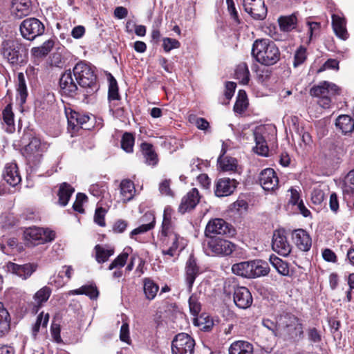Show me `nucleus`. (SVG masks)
Returning <instances> with one entry per match:
<instances>
[{
  "label": "nucleus",
  "mask_w": 354,
  "mask_h": 354,
  "mask_svg": "<svg viewBox=\"0 0 354 354\" xmlns=\"http://www.w3.org/2000/svg\"><path fill=\"white\" fill-rule=\"evenodd\" d=\"M73 73L84 95H92L98 90L99 86L96 82L97 76L92 66L80 62L75 64Z\"/></svg>",
  "instance_id": "obj_1"
},
{
  "label": "nucleus",
  "mask_w": 354,
  "mask_h": 354,
  "mask_svg": "<svg viewBox=\"0 0 354 354\" xmlns=\"http://www.w3.org/2000/svg\"><path fill=\"white\" fill-rule=\"evenodd\" d=\"M252 55L261 64L271 66L280 58V52L276 44L266 39H257L252 48Z\"/></svg>",
  "instance_id": "obj_2"
},
{
  "label": "nucleus",
  "mask_w": 354,
  "mask_h": 354,
  "mask_svg": "<svg viewBox=\"0 0 354 354\" xmlns=\"http://www.w3.org/2000/svg\"><path fill=\"white\" fill-rule=\"evenodd\" d=\"M340 88L335 84L324 81L312 87L310 94L319 98L318 104L324 109H328L331 104V98L339 94Z\"/></svg>",
  "instance_id": "obj_3"
},
{
  "label": "nucleus",
  "mask_w": 354,
  "mask_h": 354,
  "mask_svg": "<svg viewBox=\"0 0 354 354\" xmlns=\"http://www.w3.org/2000/svg\"><path fill=\"white\" fill-rule=\"evenodd\" d=\"M21 48L13 41L7 40L2 43L3 57L12 66L25 64V56L21 53Z\"/></svg>",
  "instance_id": "obj_4"
},
{
  "label": "nucleus",
  "mask_w": 354,
  "mask_h": 354,
  "mask_svg": "<svg viewBox=\"0 0 354 354\" xmlns=\"http://www.w3.org/2000/svg\"><path fill=\"white\" fill-rule=\"evenodd\" d=\"M19 30L24 39L32 41L44 33L45 26L38 19L30 17L21 22Z\"/></svg>",
  "instance_id": "obj_5"
},
{
  "label": "nucleus",
  "mask_w": 354,
  "mask_h": 354,
  "mask_svg": "<svg viewBox=\"0 0 354 354\" xmlns=\"http://www.w3.org/2000/svg\"><path fill=\"white\" fill-rule=\"evenodd\" d=\"M162 246L166 249H162V253L164 255L174 257L178 255L180 252L185 247V243L183 238L180 237L176 233H170L168 235L161 236Z\"/></svg>",
  "instance_id": "obj_6"
},
{
  "label": "nucleus",
  "mask_w": 354,
  "mask_h": 354,
  "mask_svg": "<svg viewBox=\"0 0 354 354\" xmlns=\"http://www.w3.org/2000/svg\"><path fill=\"white\" fill-rule=\"evenodd\" d=\"M55 237L53 231L39 227H30L24 232V238L27 244L36 245L52 241Z\"/></svg>",
  "instance_id": "obj_7"
},
{
  "label": "nucleus",
  "mask_w": 354,
  "mask_h": 354,
  "mask_svg": "<svg viewBox=\"0 0 354 354\" xmlns=\"http://www.w3.org/2000/svg\"><path fill=\"white\" fill-rule=\"evenodd\" d=\"M195 346L194 339L187 333L176 335L171 343L172 354H193Z\"/></svg>",
  "instance_id": "obj_8"
},
{
  "label": "nucleus",
  "mask_w": 354,
  "mask_h": 354,
  "mask_svg": "<svg viewBox=\"0 0 354 354\" xmlns=\"http://www.w3.org/2000/svg\"><path fill=\"white\" fill-rule=\"evenodd\" d=\"M207 244L214 255L221 257L229 256L236 249V245L231 241L218 237L208 239Z\"/></svg>",
  "instance_id": "obj_9"
},
{
  "label": "nucleus",
  "mask_w": 354,
  "mask_h": 354,
  "mask_svg": "<svg viewBox=\"0 0 354 354\" xmlns=\"http://www.w3.org/2000/svg\"><path fill=\"white\" fill-rule=\"evenodd\" d=\"M231 232V226L225 221L218 218L209 220L205 230V235L209 239L216 238V235L230 234Z\"/></svg>",
  "instance_id": "obj_10"
},
{
  "label": "nucleus",
  "mask_w": 354,
  "mask_h": 354,
  "mask_svg": "<svg viewBox=\"0 0 354 354\" xmlns=\"http://www.w3.org/2000/svg\"><path fill=\"white\" fill-rule=\"evenodd\" d=\"M272 247L278 254L286 257L291 252V245L287 240L284 230H275L272 236Z\"/></svg>",
  "instance_id": "obj_11"
},
{
  "label": "nucleus",
  "mask_w": 354,
  "mask_h": 354,
  "mask_svg": "<svg viewBox=\"0 0 354 354\" xmlns=\"http://www.w3.org/2000/svg\"><path fill=\"white\" fill-rule=\"evenodd\" d=\"M42 153L43 149L40 140L37 138H32L22 151L23 156L30 162H32L33 164L39 162Z\"/></svg>",
  "instance_id": "obj_12"
},
{
  "label": "nucleus",
  "mask_w": 354,
  "mask_h": 354,
  "mask_svg": "<svg viewBox=\"0 0 354 354\" xmlns=\"http://www.w3.org/2000/svg\"><path fill=\"white\" fill-rule=\"evenodd\" d=\"M76 80L73 78L72 73L70 70L63 73L59 78V87L62 92L68 96L73 97L78 91L82 92V90L78 89Z\"/></svg>",
  "instance_id": "obj_13"
},
{
  "label": "nucleus",
  "mask_w": 354,
  "mask_h": 354,
  "mask_svg": "<svg viewBox=\"0 0 354 354\" xmlns=\"http://www.w3.org/2000/svg\"><path fill=\"white\" fill-rule=\"evenodd\" d=\"M234 302L236 306L242 309L249 308L253 301L250 290L244 286L234 288Z\"/></svg>",
  "instance_id": "obj_14"
},
{
  "label": "nucleus",
  "mask_w": 354,
  "mask_h": 354,
  "mask_svg": "<svg viewBox=\"0 0 354 354\" xmlns=\"http://www.w3.org/2000/svg\"><path fill=\"white\" fill-rule=\"evenodd\" d=\"M259 183L266 191L274 190L279 184V180L273 169L267 168L263 170L259 176Z\"/></svg>",
  "instance_id": "obj_15"
},
{
  "label": "nucleus",
  "mask_w": 354,
  "mask_h": 354,
  "mask_svg": "<svg viewBox=\"0 0 354 354\" xmlns=\"http://www.w3.org/2000/svg\"><path fill=\"white\" fill-rule=\"evenodd\" d=\"M200 201V195L196 188H192L182 198L178 210L180 213L185 214L194 209Z\"/></svg>",
  "instance_id": "obj_16"
},
{
  "label": "nucleus",
  "mask_w": 354,
  "mask_h": 354,
  "mask_svg": "<svg viewBox=\"0 0 354 354\" xmlns=\"http://www.w3.org/2000/svg\"><path fill=\"white\" fill-rule=\"evenodd\" d=\"M6 268L9 272L17 275L22 279H27L36 270L37 265L33 263L18 265L12 262H8Z\"/></svg>",
  "instance_id": "obj_17"
},
{
  "label": "nucleus",
  "mask_w": 354,
  "mask_h": 354,
  "mask_svg": "<svg viewBox=\"0 0 354 354\" xmlns=\"http://www.w3.org/2000/svg\"><path fill=\"white\" fill-rule=\"evenodd\" d=\"M237 184L238 182L235 179L220 178L216 184L215 195L218 197L229 196L234 192Z\"/></svg>",
  "instance_id": "obj_18"
},
{
  "label": "nucleus",
  "mask_w": 354,
  "mask_h": 354,
  "mask_svg": "<svg viewBox=\"0 0 354 354\" xmlns=\"http://www.w3.org/2000/svg\"><path fill=\"white\" fill-rule=\"evenodd\" d=\"M292 239L296 246L301 251H308L312 245L311 238L303 229H297L292 232Z\"/></svg>",
  "instance_id": "obj_19"
},
{
  "label": "nucleus",
  "mask_w": 354,
  "mask_h": 354,
  "mask_svg": "<svg viewBox=\"0 0 354 354\" xmlns=\"http://www.w3.org/2000/svg\"><path fill=\"white\" fill-rule=\"evenodd\" d=\"M186 283L189 292L192 291L196 277L199 274V268L196 265L195 259L190 256L186 263L185 267Z\"/></svg>",
  "instance_id": "obj_20"
},
{
  "label": "nucleus",
  "mask_w": 354,
  "mask_h": 354,
  "mask_svg": "<svg viewBox=\"0 0 354 354\" xmlns=\"http://www.w3.org/2000/svg\"><path fill=\"white\" fill-rule=\"evenodd\" d=\"M3 177L11 186L15 187L18 185L21 181V176L17 165L15 163L6 165L3 173Z\"/></svg>",
  "instance_id": "obj_21"
},
{
  "label": "nucleus",
  "mask_w": 354,
  "mask_h": 354,
  "mask_svg": "<svg viewBox=\"0 0 354 354\" xmlns=\"http://www.w3.org/2000/svg\"><path fill=\"white\" fill-rule=\"evenodd\" d=\"M302 334L303 326L300 321L298 320L295 324H292L282 331H279V337L287 340L300 337Z\"/></svg>",
  "instance_id": "obj_22"
},
{
  "label": "nucleus",
  "mask_w": 354,
  "mask_h": 354,
  "mask_svg": "<svg viewBox=\"0 0 354 354\" xmlns=\"http://www.w3.org/2000/svg\"><path fill=\"white\" fill-rule=\"evenodd\" d=\"M332 26L335 35L342 39L348 38V32L346 28V21L344 17L338 15H332Z\"/></svg>",
  "instance_id": "obj_23"
},
{
  "label": "nucleus",
  "mask_w": 354,
  "mask_h": 354,
  "mask_svg": "<svg viewBox=\"0 0 354 354\" xmlns=\"http://www.w3.org/2000/svg\"><path fill=\"white\" fill-rule=\"evenodd\" d=\"M244 9L245 12L249 13L254 19L257 20L263 19L267 13L264 2L261 0L257 1L256 3H252L251 6Z\"/></svg>",
  "instance_id": "obj_24"
},
{
  "label": "nucleus",
  "mask_w": 354,
  "mask_h": 354,
  "mask_svg": "<svg viewBox=\"0 0 354 354\" xmlns=\"http://www.w3.org/2000/svg\"><path fill=\"white\" fill-rule=\"evenodd\" d=\"M229 354H253V346L246 341H235L229 348Z\"/></svg>",
  "instance_id": "obj_25"
},
{
  "label": "nucleus",
  "mask_w": 354,
  "mask_h": 354,
  "mask_svg": "<svg viewBox=\"0 0 354 354\" xmlns=\"http://www.w3.org/2000/svg\"><path fill=\"white\" fill-rule=\"evenodd\" d=\"M120 201L127 203L131 200L134 196L135 187L133 183L128 179L122 180L120 185Z\"/></svg>",
  "instance_id": "obj_26"
},
{
  "label": "nucleus",
  "mask_w": 354,
  "mask_h": 354,
  "mask_svg": "<svg viewBox=\"0 0 354 354\" xmlns=\"http://www.w3.org/2000/svg\"><path fill=\"white\" fill-rule=\"evenodd\" d=\"M252 261L237 263L232 266V272L234 274L248 279H252Z\"/></svg>",
  "instance_id": "obj_27"
},
{
  "label": "nucleus",
  "mask_w": 354,
  "mask_h": 354,
  "mask_svg": "<svg viewBox=\"0 0 354 354\" xmlns=\"http://www.w3.org/2000/svg\"><path fill=\"white\" fill-rule=\"evenodd\" d=\"M10 316L4 307L3 303L0 302V337L7 335L10 330Z\"/></svg>",
  "instance_id": "obj_28"
},
{
  "label": "nucleus",
  "mask_w": 354,
  "mask_h": 354,
  "mask_svg": "<svg viewBox=\"0 0 354 354\" xmlns=\"http://www.w3.org/2000/svg\"><path fill=\"white\" fill-rule=\"evenodd\" d=\"M225 152V149L223 148L221 150V155L218 158V163L219 164L220 167L224 171H235L237 167L236 160L232 157H224Z\"/></svg>",
  "instance_id": "obj_29"
},
{
  "label": "nucleus",
  "mask_w": 354,
  "mask_h": 354,
  "mask_svg": "<svg viewBox=\"0 0 354 354\" xmlns=\"http://www.w3.org/2000/svg\"><path fill=\"white\" fill-rule=\"evenodd\" d=\"M142 155L145 159V162L148 165L155 166L158 161V156L153 149V145L149 143L144 142L141 145Z\"/></svg>",
  "instance_id": "obj_30"
},
{
  "label": "nucleus",
  "mask_w": 354,
  "mask_h": 354,
  "mask_svg": "<svg viewBox=\"0 0 354 354\" xmlns=\"http://www.w3.org/2000/svg\"><path fill=\"white\" fill-rule=\"evenodd\" d=\"M335 125L344 134L354 130V120L348 115H339L336 120Z\"/></svg>",
  "instance_id": "obj_31"
},
{
  "label": "nucleus",
  "mask_w": 354,
  "mask_h": 354,
  "mask_svg": "<svg viewBox=\"0 0 354 354\" xmlns=\"http://www.w3.org/2000/svg\"><path fill=\"white\" fill-rule=\"evenodd\" d=\"M252 279L266 276L270 272L268 263L262 260L252 261Z\"/></svg>",
  "instance_id": "obj_32"
},
{
  "label": "nucleus",
  "mask_w": 354,
  "mask_h": 354,
  "mask_svg": "<svg viewBox=\"0 0 354 354\" xmlns=\"http://www.w3.org/2000/svg\"><path fill=\"white\" fill-rule=\"evenodd\" d=\"M95 259L99 263H102L109 260V258L114 254V249L108 245H96L95 248Z\"/></svg>",
  "instance_id": "obj_33"
},
{
  "label": "nucleus",
  "mask_w": 354,
  "mask_h": 354,
  "mask_svg": "<svg viewBox=\"0 0 354 354\" xmlns=\"http://www.w3.org/2000/svg\"><path fill=\"white\" fill-rule=\"evenodd\" d=\"M69 295H85L88 296L91 299H96L99 295V291L95 285L89 284L84 285L78 289L71 290L68 292Z\"/></svg>",
  "instance_id": "obj_34"
},
{
  "label": "nucleus",
  "mask_w": 354,
  "mask_h": 354,
  "mask_svg": "<svg viewBox=\"0 0 354 354\" xmlns=\"http://www.w3.org/2000/svg\"><path fill=\"white\" fill-rule=\"evenodd\" d=\"M254 139L256 142V152L261 156H265L268 151V147L266 140L262 135L261 129H256L253 133Z\"/></svg>",
  "instance_id": "obj_35"
},
{
  "label": "nucleus",
  "mask_w": 354,
  "mask_h": 354,
  "mask_svg": "<svg viewBox=\"0 0 354 354\" xmlns=\"http://www.w3.org/2000/svg\"><path fill=\"white\" fill-rule=\"evenodd\" d=\"M278 21L281 30L289 32L295 28L297 19L296 15L294 13L288 16L280 17Z\"/></svg>",
  "instance_id": "obj_36"
},
{
  "label": "nucleus",
  "mask_w": 354,
  "mask_h": 354,
  "mask_svg": "<svg viewBox=\"0 0 354 354\" xmlns=\"http://www.w3.org/2000/svg\"><path fill=\"white\" fill-rule=\"evenodd\" d=\"M30 0H15L14 9L16 15L20 18L28 15L31 12Z\"/></svg>",
  "instance_id": "obj_37"
},
{
  "label": "nucleus",
  "mask_w": 354,
  "mask_h": 354,
  "mask_svg": "<svg viewBox=\"0 0 354 354\" xmlns=\"http://www.w3.org/2000/svg\"><path fill=\"white\" fill-rule=\"evenodd\" d=\"M73 192L74 189L70 185L66 183H62L58 192L59 203L62 206L66 205Z\"/></svg>",
  "instance_id": "obj_38"
},
{
  "label": "nucleus",
  "mask_w": 354,
  "mask_h": 354,
  "mask_svg": "<svg viewBox=\"0 0 354 354\" xmlns=\"http://www.w3.org/2000/svg\"><path fill=\"white\" fill-rule=\"evenodd\" d=\"M54 44L55 42L53 39H48L44 42L41 46L32 48V54L37 57H44L52 50Z\"/></svg>",
  "instance_id": "obj_39"
},
{
  "label": "nucleus",
  "mask_w": 354,
  "mask_h": 354,
  "mask_svg": "<svg viewBox=\"0 0 354 354\" xmlns=\"http://www.w3.org/2000/svg\"><path fill=\"white\" fill-rule=\"evenodd\" d=\"M235 77L242 84H247L250 80V72L245 63L239 64L235 70Z\"/></svg>",
  "instance_id": "obj_40"
},
{
  "label": "nucleus",
  "mask_w": 354,
  "mask_h": 354,
  "mask_svg": "<svg viewBox=\"0 0 354 354\" xmlns=\"http://www.w3.org/2000/svg\"><path fill=\"white\" fill-rule=\"evenodd\" d=\"M149 218V220H151L149 223L147 224H142L138 227L137 228L134 229L131 231L130 234L131 238H133L135 235H138L140 234L145 233L150 230H151L154 227L155 224V217L151 214H145L143 216V219Z\"/></svg>",
  "instance_id": "obj_41"
},
{
  "label": "nucleus",
  "mask_w": 354,
  "mask_h": 354,
  "mask_svg": "<svg viewBox=\"0 0 354 354\" xmlns=\"http://www.w3.org/2000/svg\"><path fill=\"white\" fill-rule=\"evenodd\" d=\"M159 290L158 286L151 279L146 278L144 280V292L146 297L152 300L156 296Z\"/></svg>",
  "instance_id": "obj_42"
},
{
  "label": "nucleus",
  "mask_w": 354,
  "mask_h": 354,
  "mask_svg": "<svg viewBox=\"0 0 354 354\" xmlns=\"http://www.w3.org/2000/svg\"><path fill=\"white\" fill-rule=\"evenodd\" d=\"M270 261L271 264L279 274L283 276L289 275V267L286 262L276 256H271Z\"/></svg>",
  "instance_id": "obj_43"
},
{
  "label": "nucleus",
  "mask_w": 354,
  "mask_h": 354,
  "mask_svg": "<svg viewBox=\"0 0 354 354\" xmlns=\"http://www.w3.org/2000/svg\"><path fill=\"white\" fill-rule=\"evenodd\" d=\"M3 120L7 125L6 131L12 133L15 130L14 114L10 105H7L2 113Z\"/></svg>",
  "instance_id": "obj_44"
},
{
  "label": "nucleus",
  "mask_w": 354,
  "mask_h": 354,
  "mask_svg": "<svg viewBox=\"0 0 354 354\" xmlns=\"http://www.w3.org/2000/svg\"><path fill=\"white\" fill-rule=\"evenodd\" d=\"M299 320L295 315L290 313H283L277 318V324L279 331H282L284 328H287L292 324H295L297 321Z\"/></svg>",
  "instance_id": "obj_45"
},
{
  "label": "nucleus",
  "mask_w": 354,
  "mask_h": 354,
  "mask_svg": "<svg viewBox=\"0 0 354 354\" xmlns=\"http://www.w3.org/2000/svg\"><path fill=\"white\" fill-rule=\"evenodd\" d=\"M248 104V98L245 91L240 90L234 106V111L236 113H242L247 109Z\"/></svg>",
  "instance_id": "obj_46"
},
{
  "label": "nucleus",
  "mask_w": 354,
  "mask_h": 354,
  "mask_svg": "<svg viewBox=\"0 0 354 354\" xmlns=\"http://www.w3.org/2000/svg\"><path fill=\"white\" fill-rule=\"evenodd\" d=\"M171 232L176 233L173 229L172 223L171 221V216H170V213L169 212V209L166 208L164 210L163 221H162V224L161 236L168 235V234H170Z\"/></svg>",
  "instance_id": "obj_47"
},
{
  "label": "nucleus",
  "mask_w": 354,
  "mask_h": 354,
  "mask_svg": "<svg viewBox=\"0 0 354 354\" xmlns=\"http://www.w3.org/2000/svg\"><path fill=\"white\" fill-rule=\"evenodd\" d=\"M51 294V289L48 286H44L39 290L34 295L33 299L37 305L41 306L43 303L47 301Z\"/></svg>",
  "instance_id": "obj_48"
},
{
  "label": "nucleus",
  "mask_w": 354,
  "mask_h": 354,
  "mask_svg": "<svg viewBox=\"0 0 354 354\" xmlns=\"http://www.w3.org/2000/svg\"><path fill=\"white\" fill-rule=\"evenodd\" d=\"M134 145V137L130 133H124L121 140V147L127 153L133 151Z\"/></svg>",
  "instance_id": "obj_49"
},
{
  "label": "nucleus",
  "mask_w": 354,
  "mask_h": 354,
  "mask_svg": "<svg viewBox=\"0 0 354 354\" xmlns=\"http://www.w3.org/2000/svg\"><path fill=\"white\" fill-rule=\"evenodd\" d=\"M196 325L204 331L209 330L214 325L213 320L209 316L201 315L194 321Z\"/></svg>",
  "instance_id": "obj_50"
},
{
  "label": "nucleus",
  "mask_w": 354,
  "mask_h": 354,
  "mask_svg": "<svg viewBox=\"0 0 354 354\" xmlns=\"http://www.w3.org/2000/svg\"><path fill=\"white\" fill-rule=\"evenodd\" d=\"M307 58L306 48L302 46H299L295 51L294 55L293 66L297 67L302 64Z\"/></svg>",
  "instance_id": "obj_51"
},
{
  "label": "nucleus",
  "mask_w": 354,
  "mask_h": 354,
  "mask_svg": "<svg viewBox=\"0 0 354 354\" xmlns=\"http://www.w3.org/2000/svg\"><path fill=\"white\" fill-rule=\"evenodd\" d=\"M17 91L21 100L24 101L27 96V88L25 77L23 73H19L17 75Z\"/></svg>",
  "instance_id": "obj_52"
},
{
  "label": "nucleus",
  "mask_w": 354,
  "mask_h": 354,
  "mask_svg": "<svg viewBox=\"0 0 354 354\" xmlns=\"http://www.w3.org/2000/svg\"><path fill=\"white\" fill-rule=\"evenodd\" d=\"M129 254L127 252H122L120 255L117 257L109 265V270H111L114 268H122L128 259Z\"/></svg>",
  "instance_id": "obj_53"
},
{
  "label": "nucleus",
  "mask_w": 354,
  "mask_h": 354,
  "mask_svg": "<svg viewBox=\"0 0 354 354\" xmlns=\"http://www.w3.org/2000/svg\"><path fill=\"white\" fill-rule=\"evenodd\" d=\"M189 306L190 312L193 315H196L200 313L201 306L196 295L193 294L189 297Z\"/></svg>",
  "instance_id": "obj_54"
},
{
  "label": "nucleus",
  "mask_w": 354,
  "mask_h": 354,
  "mask_svg": "<svg viewBox=\"0 0 354 354\" xmlns=\"http://www.w3.org/2000/svg\"><path fill=\"white\" fill-rule=\"evenodd\" d=\"M48 314L44 315L42 313L38 315L37 321L32 328L34 335H36V333L39 330V328L41 326H42L44 328L46 327L47 324L48 322Z\"/></svg>",
  "instance_id": "obj_55"
},
{
  "label": "nucleus",
  "mask_w": 354,
  "mask_h": 354,
  "mask_svg": "<svg viewBox=\"0 0 354 354\" xmlns=\"http://www.w3.org/2000/svg\"><path fill=\"white\" fill-rule=\"evenodd\" d=\"M227 6V11L231 17V19L235 24H239L241 21L239 17L238 12L236 9L235 4L233 0H226Z\"/></svg>",
  "instance_id": "obj_56"
},
{
  "label": "nucleus",
  "mask_w": 354,
  "mask_h": 354,
  "mask_svg": "<svg viewBox=\"0 0 354 354\" xmlns=\"http://www.w3.org/2000/svg\"><path fill=\"white\" fill-rule=\"evenodd\" d=\"M119 98L118 88L116 80L111 77L109 87V99L115 100Z\"/></svg>",
  "instance_id": "obj_57"
},
{
  "label": "nucleus",
  "mask_w": 354,
  "mask_h": 354,
  "mask_svg": "<svg viewBox=\"0 0 354 354\" xmlns=\"http://www.w3.org/2000/svg\"><path fill=\"white\" fill-rule=\"evenodd\" d=\"M73 115H75V117H78V118H76V119H75L76 122L77 124V128L80 127V128L84 129H90L89 126H88L86 124L87 122H88V121L90 120V117L88 115H82L75 111L73 112Z\"/></svg>",
  "instance_id": "obj_58"
},
{
  "label": "nucleus",
  "mask_w": 354,
  "mask_h": 354,
  "mask_svg": "<svg viewBox=\"0 0 354 354\" xmlns=\"http://www.w3.org/2000/svg\"><path fill=\"white\" fill-rule=\"evenodd\" d=\"M262 324L264 327L270 330L274 336H279V329L277 322L275 323L268 319H264L262 321Z\"/></svg>",
  "instance_id": "obj_59"
},
{
  "label": "nucleus",
  "mask_w": 354,
  "mask_h": 354,
  "mask_svg": "<svg viewBox=\"0 0 354 354\" xmlns=\"http://www.w3.org/2000/svg\"><path fill=\"white\" fill-rule=\"evenodd\" d=\"M17 247V240L15 238L9 239L7 241V246L4 244H1L0 248L1 251L7 254H11L12 250Z\"/></svg>",
  "instance_id": "obj_60"
},
{
  "label": "nucleus",
  "mask_w": 354,
  "mask_h": 354,
  "mask_svg": "<svg viewBox=\"0 0 354 354\" xmlns=\"http://www.w3.org/2000/svg\"><path fill=\"white\" fill-rule=\"evenodd\" d=\"M190 120L196 126L198 129L207 131L209 128L207 120L203 118L191 117Z\"/></svg>",
  "instance_id": "obj_61"
},
{
  "label": "nucleus",
  "mask_w": 354,
  "mask_h": 354,
  "mask_svg": "<svg viewBox=\"0 0 354 354\" xmlns=\"http://www.w3.org/2000/svg\"><path fill=\"white\" fill-rule=\"evenodd\" d=\"M162 46L166 52H169L174 48H178L180 46V43L178 40L171 38H165L163 39Z\"/></svg>",
  "instance_id": "obj_62"
},
{
  "label": "nucleus",
  "mask_w": 354,
  "mask_h": 354,
  "mask_svg": "<svg viewBox=\"0 0 354 354\" xmlns=\"http://www.w3.org/2000/svg\"><path fill=\"white\" fill-rule=\"evenodd\" d=\"M308 26L309 41L312 39L313 36H317L320 29V23L314 21H307Z\"/></svg>",
  "instance_id": "obj_63"
},
{
  "label": "nucleus",
  "mask_w": 354,
  "mask_h": 354,
  "mask_svg": "<svg viewBox=\"0 0 354 354\" xmlns=\"http://www.w3.org/2000/svg\"><path fill=\"white\" fill-rule=\"evenodd\" d=\"M105 210L102 207L97 208L95 210V216H94V221L95 222L98 224L100 226H104L105 225V221H104V216H105Z\"/></svg>",
  "instance_id": "obj_64"
}]
</instances>
